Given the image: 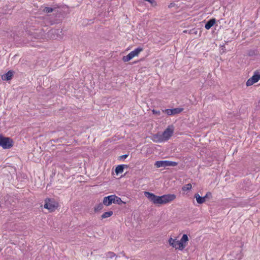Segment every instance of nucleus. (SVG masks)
<instances>
[{"label": "nucleus", "instance_id": "obj_18", "mask_svg": "<svg viewBox=\"0 0 260 260\" xmlns=\"http://www.w3.org/2000/svg\"><path fill=\"white\" fill-rule=\"evenodd\" d=\"M172 110L173 115H175V114H178V113H180V112H181L183 111V109L177 108L172 109Z\"/></svg>", "mask_w": 260, "mask_h": 260}, {"label": "nucleus", "instance_id": "obj_6", "mask_svg": "<svg viewBox=\"0 0 260 260\" xmlns=\"http://www.w3.org/2000/svg\"><path fill=\"white\" fill-rule=\"evenodd\" d=\"M260 80V69L254 72L253 76L248 79L246 83L247 86H250L257 82Z\"/></svg>", "mask_w": 260, "mask_h": 260}, {"label": "nucleus", "instance_id": "obj_4", "mask_svg": "<svg viewBox=\"0 0 260 260\" xmlns=\"http://www.w3.org/2000/svg\"><path fill=\"white\" fill-rule=\"evenodd\" d=\"M143 50V49L141 47H138L135 49L134 50L131 51L128 55L126 56H124L122 57V60L124 62H128L132 58L135 57H137L139 56V54Z\"/></svg>", "mask_w": 260, "mask_h": 260}, {"label": "nucleus", "instance_id": "obj_25", "mask_svg": "<svg viewBox=\"0 0 260 260\" xmlns=\"http://www.w3.org/2000/svg\"><path fill=\"white\" fill-rule=\"evenodd\" d=\"M212 196V193L210 192H207L206 194L204 197H205V199L206 198L211 197Z\"/></svg>", "mask_w": 260, "mask_h": 260}, {"label": "nucleus", "instance_id": "obj_14", "mask_svg": "<svg viewBox=\"0 0 260 260\" xmlns=\"http://www.w3.org/2000/svg\"><path fill=\"white\" fill-rule=\"evenodd\" d=\"M123 165H118L115 169V172L117 174L122 173L123 172Z\"/></svg>", "mask_w": 260, "mask_h": 260}, {"label": "nucleus", "instance_id": "obj_2", "mask_svg": "<svg viewBox=\"0 0 260 260\" xmlns=\"http://www.w3.org/2000/svg\"><path fill=\"white\" fill-rule=\"evenodd\" d=\"M188 240L187 235L184 234L179 241L177 240L176 239H173L171 237L169 238L168 242L172 247L175 248L176 249L182 250L186 246Z\"/></svg>", "mask_w": 260, "mask_h": 260}, {"label": "nucleus", "instance_id": "obj_21", "mask_svg": "<svg viewBox=\"0 0 260 260\" xmlns=\"http://www.w3.org/2000/svg\"><path fill=\"white\" fill-rule=\"evenodd\" d=\"M162 112L166 113L168 115H173L172 109H168L163 110Z\"/></svg>", "mask_w": 260, "mask_h": 260}, {"label": "nucleus", "instance_id": "obj_15", "mask_svg": "<svg viewBox=\"0 0 260 260\" xmlns=\"http://www.w3.org/2000/svg\"><path fill=\"white\" fill-rule=\"evenodd\" d=\"M113 213L112 211L106 212L102 215V216H101L102 218L104 219V218L109 217L113 215Z\"/></svg>", "mask_w": 260, "mask_h": 260}, {"label": "nucleus", "instance_id": "obj_10", "mask_svg": "<svg viewBox=\"0 0 260 260\" xmlns=\"http://www.w3.org/2000/svg\"><path fill=\"white\" fill-rule=\"evenodd\" d=\"M152 140L155 142H164L161 134H156L153 136Z\"/></svg>", "mask_w": 260, "mask_h": 260}, {"label": "nucleus", "instance_id": "obj_20", "mask_svg": "<svg viewBox=\"0 0 260 260\" xmlns=\"http://www.w3.org/2000/svg\"><path fill=\"white\" fill-rule=\"evenodd\" d=\"M53 9L52 8L47 7H44V8L43 9V11L47 13H51L53 11Z\"/></svg>", "mask_w": 260, "mask_h": 260}, {"label": "nucleus", "instance_id": "obj_19", "mask_svg": "<svg viewBox=\"0 0 260 260\" xmlns=\"http://www.w3.org/2000/svg\"><path fill=\"white\" fill-rule=\"evenodd\" d=\"M103 205L104 204L103 203H100L98 205H97L96 206H95L94 207V211L95 212H98L99 211H100L101 210H102L103 208Z\"/></svg>", "mask_w": 260, "mask_h": 260}, {"label": "nucleus", "instance_id": "obj_9", "mask_svg": "<svg viewBox=\"0 0 260 260\" xmlns=\"http://www.w3.org/2000/svg\"><path fill=\"white\" fill-rule=\"evenodd\" d=\"M112 203L115 204V194L110 195L104 198L103 204L106 206H109Z\"/></svg>", "mask_w": 260, "mask_h": 260}, {"label": "nucleus", "instance_id": "obj_1", "mask_svg": "<svg viewBox=\"0 0 260 260\" xmlns=\"http://www.w3.org/2000/svg\"><path fill=\"white\" fill-rule=\"evenodd\" d=\"M144 194L150 202L156 205L169 203L174 201L176 198L174 194H167L161 196H157L148 191H145Z\"/></svg>", "mask_w": 260, "mask_h": 260}, {"label": "nucleus", "instance_id": "obj_22", "mask_svg": "<svg viewBox=\"0 0 260 260\" xmlns=\"http://www.w3.org/2000/svg\"><path fill=\"white\" fill-rule=\"evenodd\" d=\"M115 256V254L113 252H108L107 253V256L109 258H112Z\"/></svg>", "mask_w": 260, "mask_h": 260}, {"label": "nucleus", "instance_id": "obj_16", "mask_svg": "<svg viewBox=\"0 0 260 260\" xmlns=\"http://www.w3.org/2000/svg\"><path fill=\"white\" fill-rule=\"evenodd\" d=\"M192 188V185L190 183H188V184H187L185 185H184L182 188V189L183 191H188V190H190Z\"/></svg>", "mask_w": 260, "mask_h": 260}, {"label": "nucleus", "instance_id": "obj_5", "mask_svg": "<svg viewBox=\"0 0 260 260\" xmlns=\"http://www.w3.org/2000/svg\"><path fill=\"white\" fill-rule=\"evenodd\" d=\"M0 139L1 146L4 149H9L13 146V141L11 138L0 136Z\"/></svg>", "mask_w": 260, "mask_h": 260}, {"label": "nucleus", "instance_id": "obj_23", "mask_svg": "<svg viewBox=\"0 0 260 260\" xmlns=\"http://www.w3.org/2000/svg\"><path fill=\"white\" fill-rule=\"evenodd\" d=\"M145 1L150 3L152 6L155 7L157 5V3L155 0H145Z\"/></svg>", "mask_w": 260, "mask_h": 260}, {"label": "nucleus", "instance_id": "obj_3", "mask_svg": "<svg viewBox=\"0 0 260 260\" xmlns=\"http://www.w3.org/2000/svg\"><path fill=\"white\" fill-rule=\"evenodd\" d=\"M58 207V204L54 199L47 198L45 200L44 207L50 212H53Z\"/></svg>", "mask_w": 260, "mask_h": 260}, {"label": "nucleus", "instance_id": "obj_12", "mask_svg": "<svg viewBox=\"0 0 260 260\" xmlns=\"http://www.w3.org/2000/svg\"><path fill=\"white\" fill-rule=\"evenodd\" d=\"M216 23V19L212 18L209 20L205 24V27L206 29H209L212 27Z\"/></svg>", "mask_w": 260, "mask_h": 260}, {"label": "nucleus", "instance_id": "obj_17", "mask_svg": "<svg viewBox=\"0 0 260 260\" xmlns=\"http://www.w3.org/2000/svg\"><path fill=\"white\" fill-rule=\"evenodd\" d=\"M125 204V202H123L121 198L115 195V204L120 205L121 204Z\"/></svg>", "mask_w": 260, "mask_h": 260}, {"label": "nucleus", "instance_id": "obj_7", "mask_svg": "<svg viewBox=\"0 0 260 260\" xmlns=\"http://www.w3.org/2000/svg\"><path fill=\"white\" fill-rule=\"evenodd\" d=\"M155 166L156 168L166 167L168 166L175 167L177 165V163L175 161L169 160H159L155 162Z\"/></svg>", "mask_w": 260, "mask_h": 260}, {"label": "nucleus", "instance_id": "obj_27", "mask_svg": "<svg viewBox=\"0 0 260 260\" xmlns=\"http://www.w3.org/2000/svg\"><path fill=\"white\" fill-rule=\"evenodd\" d=\"M173 6V4L171 3V4L169 6V8H171V7H172Z\"/></svg>", "mask_w": 260, "mask_h": 260}, {"label": "nucleus", "instance_id": "obj_26", "mask_svg": "<svg viewBox=\"0 0 260 260\" xmlns=\"http://www.w3.org/2000/svg\"><path fill=\"white\" fill-rule=\"evenodd\" d=\"M127 156H128L127 154H124V155H123L121 156L120 157L122 158H126Z\"/></svg>", "mask_w": 260, "mask_h": 260}, {"label": "nucleus", "instance_id": "obj_11", "mask_svg": "<svg viewBox=\"0 0 260 260\" xmlns=\"http://www.w3.org/2000/svg\"><path fill=\"white\" fill-rule=\"evenodd\" d=\"M13 76V72L11 71H9L7 73L3 75L2 77V78L3 80L8 81L11 80Z\"/></svg>", "mask_w": 260, "mask_h": 260}, {"label": "nucleus", "instance_id": "obj_8", "mask_svg": "<svg viewBox=\"0 0 260 260\" xmlns=\"http://www.w3.org/2000/svg\"><path fill=\"white\" fill-rule=\"evenodd\" d=\"M173 134V129L168 127L161 134V136L164 139V141H166L168 140Z\"/></svg>", "mask_w": 260, "mask_h": 260}, {"label": "nucleus", "instance_id": "obj_24", "mask_svg": "<svg viewBox=\"0 0 260 260\" xmlns=\"http://www.w3.org/2000/svg\"><path fill=\"white\" fill-rule=\"evenodd\" d=\"M152 112L153 114H155V115H160V111L159 110H156L153 109V110H152Z\"/></svg>", "mask_w": 260, "mask_h": 260}, {"label": "nucleus", "instance_id": "obj_13", "mask_svg": "<svg viewBox=\"0 0 260 260\" xmlns=\"http://www.w3.org/2000/svg\"><path fill=\"white\" fill-rule=\"evenodd\" d=\"M194 197L196 198L198 203L200 204L204 203L206 201L205 197H201L198 193L194 195Z\"/></svg>", "mask_w": 260, "mask_h": 260}]
</instances>
